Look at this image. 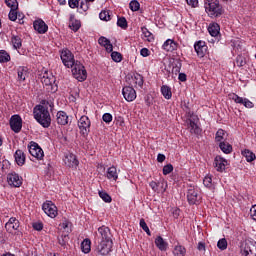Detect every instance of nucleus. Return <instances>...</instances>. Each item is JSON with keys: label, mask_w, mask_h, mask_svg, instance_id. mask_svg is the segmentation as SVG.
<instances>
[{"label": "nucleus", "mask_w": 256, "mask_h": 256, "mask_svg": "<svg viewBox=\"0 0 256 256\" xmlns=\"http://www.w3.org/2000/svg\"><path fill=\"white\" fill-rule=\"evenodd\" d=\"M50 109L55 107V104L51 100H42L41 104L36 105L33 108L34 119L41 125L44 129H49L51 127V114Z\"/></svg>", "instance_id": "nucleus-1"}, {"label": "nucleus", "mask_w": 256, "mask_h": 256, "mask_svg": "<svg viewBox=\"0 0 256 256\" xmlns=\"http://www.w3.org/2000/svg\"><path fill=\"white\" fill-rule=\"evenodd\" d=\"M204 9L211 19H217L223 15V6L219 0H204Z\"/></svg>", "instance_id": "nucleus-2"}, {"label": "nucleus", "mask_w": 256, "mask_h": 256, "mask_svg": "<svg viewBox=\"0 0 256 256\" xmlns=\"http://www.w3.org/2000/svg\"><path fill=\"white\" fill-rule=\"evenodd\" d=\"M70 69H72V75L74 79H77V81L83 82L87 79V70L80 61H76L72 66H70Z\"/></svg>", "instance_id": "nucleus-3"}, {"label": "nucleus", "mask_w": 256, "mask_h": 256, "mask_svg": "<svg viewBox=\"0 0 256 256\" xmlns=\"http://www.w3.org/2000/svg\"><path fill=\"white\" fill-rule=\"evenodd\" d=\"M186 197L189 205H199L201 201V190L197 186H189Z\"/></svg>", "instance_id": "nucleus-4"}, {"label": "nucleus", "mask_w": 256, "mask_h": 256, "mask_svg": "<svg viewBox=\"0 0 256 256\" xmlns=\"http://www.w3.org/2000/svg\"><path fill=\"white\" fill-rule=\"evenodd\" d=\"M60 59L64 65V67H67V69H71V67L77 63V60H75V56L73 55V52L71 50L65 48L60 51Z\"/></svg>", "instance_id": "nucleus-5"}, {"label": "nucleus", "mask_w": 256, "mask_h": 256, "mask_svg": "<svg viewBox=\"0 0 256 256\" xmlns=\"http://www.w3.org/2000/svg\"><path fill=\"white\" fill-rule=\"evenodd\" d=\"M113 247V240H98L96 245V254L100 256H107Z\"/></svg>", "instance_id": "nucleus-6"}, {"label": "nucleus", "mask_w": 256, "mask_h": 256, "mask_svg": "<svg viewBox=\"0 0 256 256\" xmlns=\"http://www.w3.org/2000/svg\"><path fill=\"white\" fill-rule=\"evenodd\" d=\"M78 128L83 137H87L91 132V120L87 116H81L78 120Z\"/></svg>", "instance_id": "nucleus-7"}, {"label": "nucleus", "mask_w": 256, "mask_h": 256, "mask_svg": "<svg viewBox=\"0 0 256 256\" xmlns=\"http://www.w3.org/2000/svg\"><path fill=\"white\" fill-rule=\"evenodd\" d=\"M28 151L30 155L38 161H41L45 157V152H43V149L39 147L37 142H30L28 145Z\"/></svg>", "instance_id": "nucleus-8"}, {"label": "nucleus", "mask_w": 256, "mask_h": 256, "mask_svg": "<svg viewBox=\"0 0 256 256\" xmlns=\"http://www.w3.org/2000/svg\"><path fill=\"white\" fill-rule=\"evenodd\" d=\"M42 210L51 219H55V217H57L58 215L57 206L52 201L49 200L42 204Z\"/></svg>", "instance_id": "nucleus-9"}, {"label": "nucleus", "mask_w": 256, "mask_h": 256, "mask_svg": "<svg viewBox=\"0 0 256 256\" xmlns=\"http://www.w3.org/2000/svg\"><path fill=\"white\" fill-rule=\"evenodd\" d=\"M41 81L45 87H50L52 93L57 91V84H55V76H53V74H49V72L45 71L41 77Z\"/></svg>", "instance_id": "nucleus-10"}, {"label": "nucleus", "mask_w": 256, "mask_h": 256, "mask_svg": "<svg viewBox=\"0 0 256 256\" xmlns=\"http://www.w3.org/2000/svg\"><path fill=\"white\" fill-rule=\"evenodd\" d=\"M63 163L70 169H76V167H79V160H77V156L71 152H66L64 154Z\"/></svg>", "instance_id": "nucleus-11"}, {"label": "nucleus", "mask_w": 256, "mask_h": 256, "mask_svg": "<svg viewBox=\"0 0 256 256\" xmlns=\"http://www.w3.org/2000/svg\"><path fill=\"white\" fill-rule=\"evenodd\" d=\"M10 127L14 133H20L23 128V119L19 114L12 115L10 118Z\"/></svg>", "instance_id": "nucleus-12"}, {"label": "nucleus", "mask_w": 256, "mask_h": 256, "mask_svg": "<svg viewBox=\"0 0 256 256\" xmlns=\"http://www.w3.org/2000/svg\"><path fill=\"white\" fill-rule=\"evenodd\" d=\"M7 182L11 187H21L23 185V177L16 172H11L7 175Z\"/></svg>", "instance_id": "nucleus-13"}, {"label": "nucleus", "mask_w": 256, "mask_h": 256, "mask_svg": "<svg viewBox=\"0 0 256 256\" xmlns=\"http://www.w3.org/2000/svg\"><path fill=\"white\" fill-rule=\"evenodd\" d=\"M122 95L124 99L128 101V103H131V101H135V99H137V92L131 86H125L122 89Z\"/></svg>", "instance_id": "nucleus-14"}, {"label": "nucleus", "mask_w": 256, "mask_h": 256, "mask_svg": "<svg viewBox=\"0 0 256 256\" xmlns=\"http://www.w3.org/2000/svg\"><path fill=\"white\" fill-rule=\"evenodd\" d=\"M232 101L238 103V105H244L246 109H253L255 107V104H253L249 99L240 97L237 94L232 95Z\"/></svg>", "instance_id": "nucleus-15"}, {"label": "nucleus", "mask_w": 256, "mask_h": 256, "mask_svg": "<svg viewBox=\"0 0 256 256\" xmlns=\"http://www.w3.org/2000/svg\"><path fill=\"white\" fill-rule=\"evenodd\" d=\"M98 241H111V230L107 226L98 228Z\"/></svg>", "instance_id": "nucleus-16"}, {"label": "nucleus", "mask_w": 256, "mask_h": 256, "mask_svg": "<svg viewBox=\"0 0 256 256\" xmlns=\"http://www.w3.org/2000/svg\"><path fill=\"white\" fill-rule=\"evenodd\" d=\"M33 27L40 35H45L47 31H49V26L45 23V21L38 19L33 22Z\"/></svg>", "instance_id": "nucleus-17"}, {"label": "nucleus", "mask_w": 256, "mask_h": 256, "mask_svg": "<svg viewBox=\"0 0 256 256\" xmlns=\"http://www.w3.org/2000/svg\"><path fill=\"white\" fill-rule=\"evenodd\" d=\"M214 165H215L216 171H218L219 173H223V171H225V167H227L229 163L225 158L221 156H216L214 160Z\"/></svg>", "instance_id": "nucleus-18"}, {"label": "nucleus", "mask_w": 256, "mask_h": 256, "mask_svg": "<svg viewBox=\"0 0 256 256\" xmlns=\"http://www.w3.org/2000/svg\"><path fill=\"white\" fill-rule=\"evenodd\" d=\"M5 229L8 233H13V231H17L19 229V220L15 217H11L8 222L5 224Z\"/></svg>", "instance_id": "nucleus-19"}, {"label": "nucleus", "mask_w": 256, "mask_h": 256, "mask_svg": "<svg viewBox=\"0 0 256 256\" xmlns=\"http://www.w3.org/2000/svg\"><path fill=\"white\" fill-rule=\"evenodd\" d=\"M194 49L198 57H205V53H207V45H205L204 41H197L194 44Z\"/></svg>", "instance_id": "nucleus-20"}, {"label": "nucleus", "mask_w": 256, "mask_h": 256, "mask_svg": "<svg viewBox=\"0 0 256 256\" xmlns=\"http://www.w3.org/2000/svg\"><path fill=\"white\" fill-rule=\"evenodd\" d=\"M106 177L110 181H117L119 179V170H117V167H109L106 172Z\"/></svg>", "instance_id": "nucleus-21"}, {"label": "nucleus", "mask_w": 256, "mask_h": 256, "mask_svg": "<svg viewBox=\"0 0 256 256\" xmlns=\"http://www.w3.org/2000/svg\"><path fill=\"white\" fill-rule=\"evenodd\" d=\"M56 122L58 125H67L69 123V115L65 111H58L56 114Z\"/></svg>", "instance_id": "nucleus-22"}, {"label": "nucleus", "mask_w": 256, "mask_h": 256, "mask_svg": "<svg viewBox=\"0 0 256 256\" xmlns=\"http://www.w3.org/2000/svg\"><path fill=\"white\" fill-rule=\"evenodd\" d=\"M154 243L159 251H167V249H169V243L161 236H157Z\"/></svg>", "instance_id": "nucleus-23"}, {"label": "nucleus", "mask_w": 256, "mask_h": 256, "mask_svg": "<svg viewBox=\"0 0 256 256\" xmlns=\"http://www.w3.org/2000/svg\"><path fill=\"white\" fill-rule=\"evenodd\" d=\"M143 76L139 73H135L132 76V87H135L136 89H143Z\"/></svg>", "instance_id": "nucleus-24"}, {"label": "nucleus", "mask_w": 256, "mask_h": 256, "mask_svg": "<svg viewBox=\"0 0 256 256\" xmlns=\"http://www.w3.org/2000/svg\"><path fill=\"white\" fill-rule=\"evenodd\" d=\"M98 43L99 45L105 48L107 53L113 52V44H111V41L109 39L105 38L104 36H101L98 39Z\"/></svg>", "instance_id": "nucleus-25"}, {"label": "nucleus", "mask_w": 256, "mask_h": 256, "mask_svg": "<svg viewBox=\"0 0 256 256\" xmlns=\"http://www.w3.org/2000/svg\"><path fill=\"white\" fill-rule=\"evenodd\" d=\"M14 158H15V162L17 163V165H19V167H23V165H25V152H23V150H16V152L14 153Z\"/></svg>", "instance_id": "nucleus-26"}, {"label": "nucleus", "mask_w": 256, "mask_h": 256, "mask_svg": "<svg viewBox=\"0 0 256 256\" xmlns=\"http://www.w3.org/2000/svg\"><path fill=\"white\" fill-rule=\"evenodd\" d=\"M149 185H150L151 189L155 191V193H159L160 185L162 187L163 192L167 191V182L165 180H162L161 182H158V183L155 181H151Z\"/></svg>", "instance_id": "nucleus-27"}, {"label": "nucleus", "mask_w": 256, "mask_h": 256, "mask_svg": "<svg viewBox=\"0 0 256 256\" xmlns=\"http://www.w3.org/2000/svg\"><path fill=\"white\" fill-rule=\"evenodd\" d=\"M162 49H164V51H168L170 53H173V51H176V49H177V44L172 39H168L162 45Z\"/></svg>", "instance_id": "nucleus-28"}, {"label": "nucleus", "mask_w": 256, "mask_h": 256, "mask_svg": "<svg viewBox=\"0 0 256 256\" xmlns=\"http://www.w3.org/2000/svg\"><path fill=\"white\" fill-rule=\"evenodd\" d=\"M188 129H190V133H194V135H199L201 133V128L193 121V119H187Z\"/></svg>", "instance_id": "nucleus-29"}, {"label": "nucleus", "mask_w": 256, "mask_h": 256, "mask_svg": "<svg viewBox=\"0 0 256 256\" xmlns=\"http://www.w3.org/2000/svg\"><path fill=\"white\" fill-rule=\"evenodd\" d=\"M221 31V26H219L217 23H212L208 27V32L211 35V37H217Z\"/></svg>", "instance_id": "nucleus-30"}, {"label": "nucleus", "mask_w": 256, "mask_h": 256, "mask_svg": "<svg viewBox=\"0 0 256 256\" xmlns=\"http://www.w3.org/2000/svg\"><path fill=\"white\" fill-rule=\"evenodd\" d=\"M216 143H225L227 141L226 132L223 129H219L215 136Z\"/></svg>", "instance_id": "nucleus-31"}, {"label": "nucleus", "mask_w": 256, "mask_h": 256, "mask_svg": "<svg viewBox=\"0 0 256 256\" xmlns=\"http://www.w3.org/2000/svg\"><path fill=\"white\" fill-rule=\"evenodd\" d=\"M11 43L13 46V49H21L23 47V40L19 36L12 35L11 37Z\"/></svg>", "instance_id": "nucleus-32"}, {"label": "nucleus", "mask_w": 256, "mask_h": 256, "mask_svg": "<svg viewBox=\"0 0 256 256\" xmlns=\"http://www.w3.org/2000/svg\"><path fill=\"white\" fill-rule=\"evenodd\" d=\"M187 253V249L181 244H177L174 246L173 255L174 256H185Z\"/></svg>", "instance_id": "nucleus-33"}, {"label": "nucleus", "mask_w": 256, "mask_h": 256, "mask_svg": "<svg viewBox=\"0 0 256 256\" xmlns=\"http://www.w3.org/2000/svg\"><path fill=\"white\" fill-rule=\"evenodd\" d=\"M219 148L226 155H229V153L233 152V146H231V144H229V142H227V141L219 143Z\"/></svg>", "instance_id": "nucleus-34"}, {"label": "nucleus", "mask_w": 256, "mask_h": 256, "mask_svg": "<svg viewBox=\"0 0 256 256\" xmlns=\"http://www.w3.org/2000/svg\"><path fill=\"white\" fill-rule=\"evenodd\" d=\"M161 93L164 97V99H171V97H173V93L171 92V87L167 86V85H163L161 87Z\"/></svg>", "instance_id": "nucleus-35"}, {"label": "nucleus", "mask_w": 256, "mask_h": 256, "mask_svg": "<svg viewBox=\"0 0 256 256\" xmlns=\"http://www.w3.org/2000/svg\"><path fill=\"white\" fill-rule=\"evenodd\" d=\"M81 249H82V252L85 254L91 253V240L84 239L81 243Z\"/></svg>", "instance_id": "nucleus-36"}, {"label": "nucleus", "mask_w": 256, "mask_h": 256, "mask_svg": "<svg viewBox=\"0 0 256 256\" xmlns=\"http://www.w3.org/2000/svg\"><path fill=\"white\" fill-rule=\"evenodd\" d=\"M242 155H243V157H245V159L248 163H251L252 161H255V159H256L255 153H253L252 151L247 150V149L242 151Z\"/></svg>", "instance_id": "nucleus-37"}, {"label": "nucleus", "mask_w": 256, "mask_h": 256, "mask_svg": "<svg viewBox=\"0 0 256 256\" xmlns=\"http://www.w3.org/2000/svg\"><path fill=\"white\" fill-rule=\"evenodd\" d=\"M11 61V55L5 50H0V63H9Z\"/></svg>", "instance_id": "nucleus-38"}, {"label": "nucleus", "mask_w": 256, "mask_h": 256, "mask_svg": "<svg viewBox=\"0 0 256 256\" xmlns=\"http://www.w3.org/2000/svg\"><path fill=\"white\" fill-rule=\"evenodd\" d=\"M17 75H18V81H25L27 77V71L25 70V67H19L17 69Z\"/></svg>", "instance_id": "nucleus-39"}, {"label": "nucleus", "mask_w": 256, "mask_h": 256, "mask_svg": "<svg viewBox=\"0 0 256 256\" xmlns=\"http://www.w3.org/2000/svg\"><path fill=\"white\" fill-rule=\"evenodd\" d=\"M141 32L144 35L145 39L148 40L150 43L153 41V34L147 29V27H141Z\"/></svg>", "instance_id": "nucleus-40"}, {"label": "nucleus", "mask_w": 256, "mask_h": 256, "mask_svg": "<svg viewBox=\"0 0 256 256\" xmlns=\"http://www.w3.org/2000/svg\"><path fill=\"white\" fill-rule=\"evenodd\" d=\"M111 59L115 62V63H121V61H123V55H121V53L119 52H111Z\"/></svg>", "instance_id": "nucleus-41"}, {"label": "nucleus", "mask_w": 256, "mask_h": 256, "mask_svg": "<svg viewBox=\"0 0 256 256\" xmlns=\"http://www.w3.org/2000/svg\"><path fill=\"white\" fill-rule=\"evenodd\" d=\"M95 0H82L80 3V9L85 12L89 11V3H93Z\"/></svg>", "instance_id": "nucleus-42"}, {"label": "nucleus", "mask_w": 256, "mask_h": 256, "mask_svg": "<svg viewBox=\"0 0 256 256\" xmlns=\"http://www.w3.org/2000/svg\"><path fill=\"white\" fill-rule=\"evenodd\" d=\"M5 3L11 10L19 8V2L17 0H5Z\"/></svg>", "instance_id": "nucleus-43"}, {"label": "nucleus", "mask_w": 256, "mask_h": 256, "mask_svg": "<svg viewBox=\"0 0 256 256\" xmlns=\"http://www.w3.org/2000/svg\"><path fill=\"white\" fill-rule=\"evenodd\" d=\"M140 227L141 229H143V231H145L147 235H149V237H151V230H149V226H147V222H145V219L140 220Z\"/></svg>", "instance_id": "nucleus-44"}, {"label": "nucleus", "mask_w": 256, "mask_h": 256, "mask_svg": "<svg viewBox=\"0 0 256 256\" xmlns=\"http://www.w3.org/2000/svg\"><path fill=\"white\" fill-rule=\"evenodd\" d=\"M99 17L101 21H111V15H109V11L107 10L101 11Z\"/></svg>", "instance_id": "nucleus-45"}, {"label": "nucleus", "mask_w": 256, "mask_h": 256, "mask_svg": "<svg viewBox=\"0 0 256 256\" xmlns=\"http://www.w3.org/2000/svg\"><path fill=\"white\" fill-rule=\"evenodd\" d=\"M118 27H121V29H127V19L125 17H120L117 20Z\"/></svg>", "instance_id": "nucleus-46"}, {"label": "nucleus", "mask_w": 256, "mask_h": 256, "mask_svg": "<svg viewBox=\"0 0 256 256\" xmlns=\"http://www.w3.org/2000/svg\"><path fill=\"white\" fill-rule=\"evenodd\" d=\"M131 11H139L141 4L137 0H132L129 4Z\"/></svg>", "instance_id": "nucleus-47"}, {"label": "nucleus", "mask_w": 256, "mask_h": 256, "mask_svg": "<svg viewBox=\"0 0 256 256\" xmlns=\"http://www.w3.org/2000/svg\"><path fill=\"white\" fill-rule=\"evenodd\" d=\"M217 247L221 251H225V249H227V239L225 238L220 239L217 243Z\"/></svg>", "instance_id": "nucleus-48"}, {"label": "nucleus", "mask_w": 256, "mask_h": 256, "mask_svg": "<svg viewBox=\"0 0 256 256\" xmlns=\"http://www.w3.org/2000/svg\"><path fill=\"white\" fill-rule=\"evenodd\" d=\"M70 29H72V31H79V29H81V22L78 20H74L70 23Z\"/></svg>", "instance_id": "nucleus-49"}, {"label": "nucleus", "mask_w": 256, "mask_h": 256, "mask_svg": "<svg viewBox=\"0 0 256 256\" xmlns=\"http://www.w3.org/2000/svg\"><path fill=\"white\" fill-rule=\"evenodd\" d=\"M203 185H205L208 189H211L213 187V179L211 176H206L203 179Z\"/></svg>", "instance_id": "nucleus-50"}, {"label": "nucleus", "mask_w": 256, "mask_h": 256, "mask_svg": "<svg viewBox=\"0 0 256 256\" xmlns=\"http://www.w3.org/2000/svg\"><path fill=\"white\" fill-rule=\"evenodd\" d=\"M81 1L83 0H68V5L70 9H77L79 4L81 5Z\"/></svg>", "instance_id": "nucleus-51"}, {"label": "nucleus", "mask_w": 256, "mask_h": 256, "mask_svg": "<svg viewBox=\"0 0 256 256\" xmlns=\"http://www.w3.org/2000/svg\"><path fill=\"white\" fill-rule=\"evenodd\" d=\"M99 197H101L105 203H111L112 201L111 196L107 194V192H99Z\"/></svg>", "instance_id": "nucleus-52"}, {"label": "nucleus", "mask_w": 256, "mask_h": 256, "mask_svg": "<svg viewBox=\"0 0 256 256\" xmlns=\"http://www.w3.org/2000/svg\"><path fill=\"white\" fill-rule=\"evenodd\" d=\"M8 17L10 21H17V9L10 10Z\"/></svg>", "instance_id": "nucleus-53"}, {"label": "nucleus", "mask_w": 256, "mask_h": 256, "mask_svg": "<svg viewBox=\"0 0 256 256\" xmlns=\"http://www.w3.org/2000/svg\"><path fill=\"white\" fill-rule=\"evenodd\" d=\"M102 120L104 123H111V121H113V115H111V113H105L102 116Z\"/></svg>", "instance_id": "nucleus-54"}, {"label": "nucleus", "mask_w": 256, "mask_h": 256, "mask_svg": "<svg viewBox=\"0 0 256 256\" xmlns=\"http://www.w3.org/2000/svg\"><path fill=\"white\" fill-rule=\"evenodd\" d=\"M173 171V165L167 164L163 167V175H169Z\"/></svg>", "instance_id": "nucleus-55"}, {"label": "nucleus", "mask_w": 256, "mask_h": 256, "mask_svg": "<svg viewBox=\"0 0 256 256\" xmlns=\"http://www.w3.org/2000/svg\"><path fill=\"white\" fill-rule=\"evenodd\" d=\"M67 239H69V236H67V235L61 236V237L58 239L59 245H61V247H65V245H67Z\"/></svg>", "instance_id": "nucleus-56"}, {"label": "nucleus", "mask_w": 256, "mask_h": 256, "mask_svg": "<svg viewBox=\"0 0 256 256\" xmlns=\"http://www.w3.org/2000/svg\"><path fill=\"white\" fill-rule=\"evenodd\" d=\"M62 229H64L65 231H67V233H69V231H71V222L65 220L62 224H61Z\"/></svg>", "instance_id": "nucleus-57"}, {"label": "nucleus", "mask_w": 256, "mask_h": 256, "mask_svg": "<svg viewBox=\"0 0 256 256\" xmlns=\"http://www.w3.org/2000/svg\"><path fill=\"white\" fill-rule=\"evenodd\" d=\"M32 227L35 229V231H43V223L41 222L33 223Z\"/></svg>", "instance_id": "nucleus-58"}, {"label": "nucleus", "mask_w": 256, "mask_h": 256, "mask_svg": "<svg viewBox=\"0 0 256 256\" xmlns=\"http://www.w3.org/2000/svg\"><path fill=\"white\" fill-rule=\"evenodd\" d=\"M245 63H246V62H245V60L243 59V57L238 56V57L236 58L237 67H244Z\"/></svg>", "instance_id": "nucleus-59"}, {"label": "nucleus", "mask_w": 256, "mask_h": 256, "mask_svg": "<svg viewBox=\"0 0 256 256\" xmlns=\"http://www.w3.org/2000/svg\"><path fill=\"white\" fill-rule=\"evenodd\" d=\"M187 5L190 7H198L199 0H186Z\"/></svg>", "instance_id": "nucleus-60"}, {"label": "nucleus", "mask_w": 256, "mask_h": 256, "mask_svg": "<svg viewBox=\"0 0 256 256\" xmlns=\"http://www.w3.org/2000/svg\"><path fill=\"white\" fill-rule=\"evenodd\" d=\"M150 54H151V53L149 52V49H147V48H142V49L140 50V55H141L142 57H149Z\"/></svg>", "instance_id": "nucleus-61"}, {"label": "nucleus", "mask_w": 256, "mask_h": 256, "mask_svg": "<svg viewBox=\"0 0 256 256\" xmlns=\"http://www.w3.org/2000/svg\"><path fill=\"white\" fill-rule=\"evenodd\" d=\"M180 213H181V210H180L179 208H174V209L172 210V215H173L174 219H178Z\"/></svg>", "instance_id": "nucleus-62"}, {"label": "nucleus", "mask_w": 256, "mask_h": 256, "mask_svg": "<svg viewBox=\"0 0 256 256\" xmlns=\"http://www.w3.org/2000/svg\"><path fill=\"white\" fill-rule=\"evenodd\" d=\"M251 217L254 221H256V205L252 206L250 209Z\"/></svg>", "instance_id": "nucleus-63"}, {"label": "nucleus", "mask_w": 256, "mask_h": 256, "mask_svg": "<svg viewBox=\"0 0 256 256\" xmlns=\"http://www.w3.org/2000/svg\"><path fill=\"white\" fill-rule=\"evenodd\" d=\"M198 251H205V244L204 242H199L197 246Z\"/></svg>", "instance_id": "nucleus-64"}]
</instances>
